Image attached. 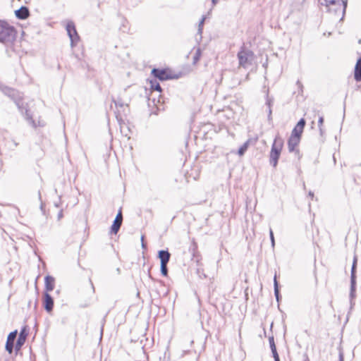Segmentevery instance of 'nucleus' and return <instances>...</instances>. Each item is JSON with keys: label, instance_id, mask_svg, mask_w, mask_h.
Returning <instances> with one entry per match:
<instances>
[{"label": "nucleus", "instance_id": "f257e3e1", "mask_svg": "<svg viewBox=\"0 0 361 361\" xmlns=\"http://www.w3.org/2000/svg\"><path fill=\"white\" fill-rule=\"evenodd\" d=\"M0 90L6 96L10 97L16 103L18 109L23 113L25 111V118L26 121L33 127H43L45 126V121L42 119H39L37 123L32 118V116L30 114L29 110L27 108V105H24L22 102V95L17 90L11 88L7 86H4L0 84Z\"/></svg>", "mask_w": 361, "mask_h": 361}, {"label": "nucleus", "instance_id": "f03ea898", "mask_svg": "<svg viewBox=\"0 0 361 361\" xmlns=\"http://www.w3.org/2000/svg\"><path fill=\"white\" fill-rule=\"evenodd\" d=\"M283 147V140L281 137L278 134L276 135L274 142L271 146V149L269 155V161L270 164L276 167L278 164V160L281 155V152L282 151Z\"/></svg>", "mask_w": 361, "mask_h": 361}, {"label": "nucleus", "instance_id": "7ed1b4c3", "mask_svg": "<svg viewBox=\"0 0 361 361\" xmlns=\"http://www.w3.org/2000/svg\"><path fill=\"white\" fill-rule=\"evenodd\" d=\"M16 38V31L13 27L6 21L0 20V42L3 43L12 42Z\"/></svg>", "mask_w": 361, "mask_h": 361}, {"label": "nucleus", "instance_id": "20e7f679", "mask_svg": "<svg viewBox=\"0 0 361 361\" xmlns=\"http://www.w3.org/2000/svg\"><path fill=\"white\" fill-rule=\"evenodd\" d=\"M321 5L326 6L329 11L335 13H341L344 15L347 6V1L344 0H319Z\"/></svg>", "mask_w": 361, "mask_h": 361}, {"label": "nucleus", "instance_id": "39448f33", "mask_svg": "<svg viewBox=\"0 0 361 361\" xmlns=\"http://www.w3.org/2000/svg\"><path fill=\"white\" fill-rule=\"evenodd\" d=\"M239 66L245 68L251 66L254 60V54L252 51L242 47L238 53Z\"/></svg>", "mask_w": 361, "mask_h": 361}, {"label": "nucleus", "instance_id": "423d86ee", "mask_svg": "<svg viewBox=\"0 0 361 361\" xmlns=\"http://www.w3.org/2000/svg\"><path fill=\"white\" fill-rule=\"evenodd\" d=\"M66 30L71 42V46H74L78 42L79 36L73 22H69L67 23Z\"/></svg>", "mask_w": 361, "mask_h": 361}, {"label": "nucleus", "instance_id": "0eeeda50", "mask_svg": "<svg viewBox=\"0 0 361 361\" xmlns=\"http://www.w3.org/2000/svg\"><path fill=\"white\" fill-rule=\"evenodd\" d=\"M356 262H357V259H356V258H355L352 267V270H351V279H350L351 286H350V294L351 298H354L355 297L356 281H355V269Z\"/></svg>", "mask_w": 361, "mask_h": 361}, {"label": "nucleus", "instance_id": "6e6552de", "mask_svg": "<svg viewBox=\"0 0 361 361\" xmlns=\"http://www.w3.org/2000/svg\"><path fill=\"white\" fill-rule=\"evenodd\" d=\"M305 125V121L303 118H301L293 128L290 136L300 138Z\"/></svg>", "mask_w": 361, "mask_h": 361}, {"label": "nucleus", "instance_id": "1a4fd4ad", "mask_svg": "<svg viewBox=\"0 0 361 361\" xmlns=\"http://www.w3.org/2000/svg\"><path fill=\"white\" fill-rule=\"evenodd\" d=\"M122 221H123V216H122L121 210H120L118 212V213L117 214L116 219L113 223V225L111 226V232L113 233L116 234L118 233V231L121 226Z\"/></svg>", "mask_w": 361, "mask_h": 361}, {"label": "nucleus", "instance_id": "9d476101", "mask_svg": "<svg viewBox=\"0 0 361 361\" xmlns=\"http://www.w3.org/2000/svg\"><path fill=\"white\" fill-rule=\"evenodd\" d=\"M27 336V332L26 329V326H24L20 332L19 336L18 338L16 348V350H20L22 345L25 343L26 338Z\"/></svg>", "mask_w": 361, "mask_h": 361}, {"label": "nucleus", "instance_id": "9b49d317", "mask_svg": "<svg viewBox=\"0 0 361 361\" xmlns=\"http://www.w3.org/2000/svg\"><path fill=\"white\" fill-rule=\"evenodd\" d=\"M16 335H17V331H14L13 332H11L8 336L7 341L6 343V350L9 353H11L13 352V342L16 338Z\"/></svg>", "mask_w": 361, "mask_h": 361}, {"label": "nucleus", "instance_id": "f8f14e48", "mask_svg": "<svg viewBox=\"0 0 361 361\" xmlns=\"http://www.w3.org/2000/svg\"><path fill=\"white\" fill-rule=\"evenodd\" d=\"M44 305L45 310L48 312H50L53 310L54 300L48 293H45L44 295Z\"/></svg>", "mask_w": 361, "mask_h": 361}, {"label": "nucleus", "instance_id": "ddd939ff", "mask_svg": "<svg viewBox=\"0 0 361 361\" xmlns=\"http://www.w3.org/2000/svg\"><path fill=\"white\" fill-rule=\"evenodd\" d=\"M152 74L160 80H166L170 79L171 77L169 75L165 70L153 69L152 71Z\"/></svg>", "mask_w": 361, "mask_h": 361}, {"label": "nucleus", "instance_id": "4468645a", "mask_svg": "<svg viewBox=\"0 0 361 361\" xmlns=\"http://www.w3.org/2000/svg\"><path fill=\"white\" fill-rule=\"evenodd\" d=\"M45 289L47 292L52 291L55 286V279L51 276H47L44 279Z\"/></svg>", "mask_w": 361, "mask_h": 361}, {"label": "nucleus", "instance_id": "2eb2a0df", "mask_svg": "<svg viewBox=\"0 0 361 361\" xmlns=\"http://www.w3.org/2000/svg\"><path fill=\"white\" fill-rule=\"evenodd\" d=\"M300 140V138L290 136L288 141V147L290 152L295 150Z\"/></svg>", "mask_w": 361, "mask_h": 361}, {"label": "nucleus", "instance_id": "dca6fc26", "mask_svg": "<svg viewBox=\"0 0 361 361\" xmlns=\"http://www.w3.org/2000/svg\"><path fill=\"white\" fill-rule=\"evenodd\" d=\"M16 16L19 19H25L29 16V11L26 7H21L20 9L16 11Z\"/></svg>", "mask_w": 361, "mask_h": 361}, {"label": "nucleus", "instance_id": "f3484780", "mask_svg": "<svg viewBox=\"0 0 361 361\" xmlns=\"http://www.w3.org/2000/svg\"><path fill=\"white\" fill-rule=\"evenodd\" d=\"M170 253L168 251L161 250L159 252V257L161 260V264H167L170 259Z\"/></svg>", "mask_w": 361, "mask_h": 361}, {"label": "nucleus", "instance_id": "a211bd4d", "mask_svg": "<svg viewBox=\"0 0 361 361\" xmlns=\"http://www.w3.org/2000/svg\"><path fill=\"white\" fill-rule=\"evenodd\" d=\"M354 77L356 81H361V58L357 61Z\"/></svg>", "mask_w": 361, "mask_h": 361}, {"label": "nucleus", "instance_id": "6ab92c4d", "mask_svg": "<svg viewBox=\"0 0 361 361\" xmlns=\"http://www.w3.org/2000/svg\"><path fill=\"white\" fill-rule=\"evenodd\" d=\"M248 147V142H245L238 149V154L239 156H243L247 151Z\"/></svg>", "mask_w": 361, "mask_h": 361}, {"label": "nucleus", "instance_id": "aec40b11", "mask_svg": "<svg viewBox=\"0 0 361 361\" xmlns=\"http://www.w3.org/2000/svg\"><path fill=\"white\" fill-rule=\"evenodd\" d=\"M274 294H275V296L276 298V300L279 301V291L278 282H277V280H276V274H275V276H274Z\"/></svg>", "mask_w": 361, "mask_h": 361}, {"label": "nucleus", "instance_id": "412c9836", "mask_svg": "<svg viewBox=\"0 0 361 361\" xmlns=\"http://www.w3.org/2000/svg\"><path fill=\"white\" fill-rule=\"evenodd\" d=\"M201 56V51L200 49H197L196 50V52L193 56V63L195 64L197 63V61L200 60Z\"/></svg>", "mask_w": 361, "mask_h": 361}, {"label": "nucleus", "instance_id": "4be33fe9", "mask_svg": "<svg viewBox=\"0 0 361 361\" xmlns=\"http://www.w3.org/2000/svg\"><path fill=\"white\" fill-rule=\"evenodd\" d=\"M205 17L203 16L201 19V20L200 21L199 23V25H198V34L199 35H202V30H203V25H204V20H205Z\"/></svg>", "mask_w": 361, "mask_h": 361}, {"label": "nucleus", "instance_id": "5701e85b", "mask_svg": "<svg viewBox=\"0 0 361 361\" xmlns=\"http://www.w3.org/2000/svg\"><path fill=\"white\" fill-rule=\"evenodd\" d=\"M151 87L152 89L154 90H157V91H159V92H161V86L159 85V84L157 82H151Z\"/></svg>", "mask_w": 361, "mask_h": 361}, {"label": "nucleus", "instance_id": "b1692460", "mask_svg": "<svg viewBox=\"0 0 361 361\" xmlns=\"http://www.w3.org/2000/svg\"><path fill=\"white\" fill-rule=\"evenodd\" d=\"M166 264H161V272L162 275H164L165 276H167V274H168Z\"/></svg>", "mask_w": 361, "mask_h": 361}, {"label": "nucleus", "instance_id": "393cba45", "mask_svg": "<svg viewBox=\"0 0 361 361\" xmlns=\"http://www.w3.org/2000/svg\"><path fill=\"white\" fill-rule=\"evenodd\" d=\"M269 341L271 350H276V345H275V343H274V337L273 336L269 337Z\"/></svg>", "mask_w": 361, "mask_h": 361}, {"label": "nucleus", "instance_id": "a878e982", "mask_svg": "<svg viewBox=\"0 0 361 361\" xmlns=\"http://www.w3.org/2000/svg\"><path fill=\"white\" fill-rule=\"evenodd\" d=\"M269 235H270V239H271V245L274 247V245H275V241H274V237L273 231H272L271 228H270V230H269Z\"/></svg>", "mask_w": 361, "mask_h": 361}, {"label": "nucleus", "instance_id": "bb28decb", "mask_svg": "<svg viewBox=\"0 0 361 361\" xmlns=\"http://www.w3.org/2000/svg\"><path fill=\"white\" fill-rule=\"evenodd\" d=\"M271 353L273 354V357H274V360L279 358V356L278 355L276 349L274 350H271Z\"/></svg>", "mask_w": 361, "mask_h": 361}, {"label": "nucleus", "instance_id": "cd10ccee", "mask_svg": "<svg viewBox=\"0 0 361 361\" xmlns=\"http://www.w3.org/2000/svg\"><path fill=\"white\" fill-rule=\"evenodd\" d=\"M271 100L267 101V104L269 105V116H271Z\"/></svg>", "mask_w": 361, "mask_h": 361}, {"label": "nucleus", "instance_id": "c85d7f7f", "mask_svg": "<svg viewBox=\"0 0 361 361\" xmlns=\"http://www.w3.org/2000/svg\"><path fill=\"white\" fill-rule=\"evenodd\" d=\"M63 211L61 210L58 214V220H61L63 218Z\"/></svg>", "mask_w": 361, "mask_h": 361}, {"label": "nucleus", "instance_id": "c756f323", "mask_svg": "<svg viewBox=\"0 0 361 361\" xmlns=\"http://www.w3.org/2000/svg\"><path fill=\"white\" fill-rule=\"evenodd\" d=\"M339 361H344V357L343 352L339 353Z\"/></svg>", "mask_w": 361, "mask_h": 361}, {"label": "nucleus", "instance_id": "7c9ffc66", "mask_svg": "<svg viewBox=\"0 0 361 361\" xmlns=\"http://www.w3.org/2000/svg\"><path fill=\"white\" fill-rule=\"evenodd\" d=\"M324 118L323 117H320L318 121L319 126H321L323 124Z\"/></svg>", "mask_w": 361, "mask_h": 361}, {"label": "nucleus", "instance_id": "2f4dec72", "mask_svg": "<svg viewBox=\"0 0 361 361\" xmlns=\"http://www.w3.org/2000/svg\"><path fill=\"white\" fill-rule=\"evenodd\" d=\"M141 240H142V248L145 249L146 248V245H145V244L144 243V236L143 235L141 237Z\"/></svg>", "mask_w": 361, "mask_h": 361}, {"label": "nucleus", "instance_id": "473e14b6", "mask_svg": "<svg viewBox=\"0 0 361 361\" xmlns=\"http://www.w3.org/2000/svg\"><path fill=\"white\" fill-rule=\"evenodd\" d=\"M197 249V244L195 243H193V251H195Z\"/></svg>", "mask_w": 361, "mask_h": 361}, {"label": "nucleus", "instance_id": "72a5a7b5", "mask_svg": "<svg viewBox=\"0 0 361 361\" xmlns=\"http://www.w3.org/2000/svg\"><path fill=\"white\" fill-rule=\"evenodd\" d=\"M309 196H310L311 197H314V194L312 192H309Z\"/></svg>", "mask_w": 361, "mask_h": 361}, {"label": "nucleus", "instance_id": "f704fd0d", "mask_svg": "<svg viewBox=\"0 0 361 361\" xmlns=\"http://www.w3.org/2000/svg\"><path fill=\"white\" fill-rule=\"evenodd\" d=\"M218 1L219 0H212V4L215 5Z\"/></svg>", "mask_w": 361, "mask_h": 361}, {"label": "nucleus", "instance_id": "c9c22d12", "mask_svg": "<svg viewBox=\"0 0 361 361\" xmlns=\"http://www.w3.org/2000/svg\"><path fill=\"white\" fill-rule=\"evenodd\" d=\"M275 361H280L279 358L274 360Z\"/></svg>", "mask_w": 361, "mask_h": 361}, {"label": "nucleus", "instance_id": "e433bc0d", "mask_svg": "<svg viewBox=\"0 0 361 361\" xmlns=\"http://www.w3.org/2000/svg\"><path fill=\"white\" fill-rule=\"evenodd\" d=\"M359 43H360V44H361V39H360V40H359Z\"/></svg>", "mask_w": 361, "mask_h": 361}]
</instances>
